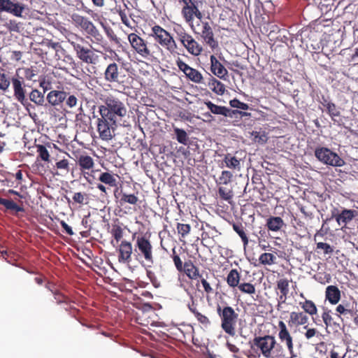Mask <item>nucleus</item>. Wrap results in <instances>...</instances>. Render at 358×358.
Here are the masks:
<instances>
[{
  "label": "nucleus",
  "instance_id": "1",
  "mask_svg": "<svg viewBox=\"0 0 358 358\" xmlns=\"http://www.w3.org/2000/svg\"><path fill=\"white\" fill-rule=\"evenodd\" d=\"M99 113L113 122H117V118L124 117L127 114V108L124 104L118 99L108 96L105 101L104 106H100Z\"/></svg>",
  "mask_w": 358,
  "mask_h": 358
},
{
  "label": "nucleus",
  "instance_id": "2",
  "mask_svg": "<svg viewBox=\"0 0 358 358\" xmlns=\"http://www.w3.org/2000/svg\"><path fill=\"white\" fill-rule=\"evenodd\" d=\"M253 345L262 353L265 358H278L281 355V346L276 343L272 336L255 337Z\"/></svg>",
  "mask_w": 358,
  "mask_h": 358
},
{
  "label": "nucleus",
  "instance_id": "3",
  "mask_svg": "<svg viewBox=\"0 0 358 358\" xmlns=\"http://www.w3.org/2000/svg\"><path fill=\"white\" fill-rule=\"evenodd\" d=\"M152 34L156 41L162 46L164 47L171 53H176L177 45L173 38L164 29L159 25H155L152 28Z\"/></svg>",
  "mask_w": 358,
  "mask_h": 358
},
{
  "label": "nucleus",
  "instance_id": "4",
  "mask_svg": "<svg viewBox=\"0 0 358 358\" xmlns=\"http://www.w3.org/2000/svg\"><path fill=\"white\" fill-rule=\"evenodd\" d=\"M315 156L320 162L326 165L341 167L345 164V162L341 157L327 148H316Z\"/></svg>",
  "mask_w": 358,
  "mask_h": 358
},
{
  "label": "nucleus",
  "instance_id": "5",
  "mask_svg": "<svg viewBox=\"0 0 358 358\" xmlns=\"http://www.w3.org/2000/svg\"><path fill=\"white\" fill-rule=\"evenodd\" d=\"M117 127V122H113L104 115L97 120V131L99 138L102 141H109L115 136V131Z\"/></svg>",
  "mask_w": 358,
  "mask_h": 358
},
{
  "label": "nucleus",
  "instance_id": "6",
  "mask_svg": "<svg viewBox=\"0 0 358 358\" xmlns=\"http://www.w3.org/2000/svg\"><path fill=\"white\" fill-rule=\"evenodd\" d=\"M238 315L230 306H226L222 309V317H221V327L230 336H235V325Z\"/></svg>",
  "mask_w": 358,
  "mask_h": 358
},
{
  "label": "nucleus",
  "instance_id": "7",
  "mask_svg": "<svg viewBox=\"0 0 358 358\" xmlns=\"http://www.w3.org/2000/svg\"><path fill=\"white\" fill-rule=\"evenodd\" d=\"M25 5L15 0H0V13L7 12L16 17H22Z\"/></svg>",
  "mask_w": 358,
  "mask_h": 358
},
{
  "label": "nucleus",
  "instance_id": "8",
  "mask_svg": "<svg viewBox=\"0 0 358 358\" xmlns=\"http://www.w3.org/2000/svg\"><path fill=\"white\" fill-rule=\"evenodd\" d=\"M179 40L182 44L187 48V51L194 55L198 56L201 54L202 47L188 34L181 31L178 33Z\"/></svg>",
  "mask_w": 358,
  "mask_h": 358
},
{
  "label": "nucleus",
  "instance_id": "9",
  "mask_svg": "<svg viewBox=\"0 0 358 358\" xmlns=\"http://www.w3.org/2000/svg\"><path fill=\"white\" fill-rule=\"evenodd\" d=\"M128 39L131 45L137 52L138 54L144 58H147L150 55V51L148 48L146 43L138 35L131 33L128 36Z\"/></svg>",
  "mask_w": 358,
  "mask_h": 358
},
{
  "label": "nucleus",
  "instance_id": "10",
  "mask_svg": "<svg viewBox=\"0 0 358 358\" xmlns=\"http://www.w3.org/2000/svg\"><path fill=\"white\" fill-rule=\"evenodd\" d=\"M74 50L76 52L78 57L83 62L87 64H94L96 56L94 52L88 48H85L78 43H71Z\"/></svg>",
  "mask_w": 358,
  "mask_h": 358
},
{
  "label": "nucleus",
  "instance_id": "11",
  "mask_svg": "<svg viewBox=\"0 0 358 358\" xmlns=\"http://www.w3.org/2000/svg\"><path fill=\"white\" fill-rule=\"evenodd\" d=\"M11 82L13 84L14 96L15 99L17 100L21 104H24V102L26 103V90L24 88V82L23 78L13 77L11 79Z\"/></svg>",
  "mask_w": 358,
  "mask_h": 358
},
{
  "label": "nucleus",
  "instance_id": "12",
  "mask_svg": "<svg viewBox=\"0 0 358 358\" xmlns=\"http://www.w3.org/2000/svg\"><path fill=\"white\" fill-rule=\"evenodd\" d=\"M137 246L141 251V252L143 255L145 259L148 262L152 264L153 263V257L152 249V247L150 243V241L145 238V237H138L136 241Z\"/></svg>",
  "mask_w": 358,
  "mask_h": 358
},
{
  "label": "nucleus",
  "instance_id": "13",
  "mask_svg": "<svg viewBox=\"0 0 358 358\" xmlns=\"http://www.w3.org/2000/svg\"><path fill=\"white\" fill-rule=\"evenodd\" d=\"M118 261L120 263L129 262L132 254V245L130 242L122 241L119 248Z\"/></svg>",
  "mask_w": 358,
  "mask_h": 358
},
{
  "label": "nucleus",
  "instance_id": "14",
  "mask_svg": "<svg viewBox=\"0 0 358 358\" xmlns=\"http://www.w3.org/2000/svg\"><path fill=\"white\" fill-rule=\"evenodd\" d=\"M202 6L198 5L196 7L193 3L190 6H185L182 8V13L187 22H191L193 20L194 16L201 20L203 17L202 13L200 11V8Z\"/></svg>",
  "mask_w": 358,
  "mask_h": 358
},
{
  "label": "nucleus",
  "instance_id": "15",
  "mask_svg": "<svg viewBox=\"0 0 358 358\" xmlns=\"http://www.w3.org/2000/svg\"><path fill=\"white\" fill-rule=\"evenodd\" d=\"M201 37L205 42L212 48L217 46V42L214 38L213 29L208 22H203Z\"/></svg>",
  "mask_w": 358,
  "mask_h": 358
},
{
  "label": "nucleus",
  "instance_id": "16",
  "mask_svg": "<svg viewBox=\"0 0 358 358\" xmlns=\"http://www.w3.org/2000/svg\"><path fill=\"white\" fill-rule=\"evenodd\" d=\"M278 326L280 328V332L278 334L279 338L282 342H285L287 348L292 355L293 352L292 338L288 331L285 324L283 322H279Z\"/></svg>",
  "mask_w": 358,
  "mask_h": 358
},
{
  "label": "nucleus",
  "instance_id": "17",
  "mask_svg": "<svg viewBox=\"0 0 358 358\" xmlns=\"http://www.w3.org/2000/svg\"><path fill=\"white\" fill-rule=\"evenodd\" d=\"M357 215V211L354 210L343 209L341 213L333 215L339 225L343 224L346 225Z\"/></svg>",
  "mask_w": 358,
  "mask_h": 358
},
{
  "label": "nucleus",
  "instance_id": "18",
  "mask_svg": "<svg viewBox=\"0 0 358 358\" xmlns=\"http://www.w3.org/2000/svg\"><path fill=\"white\" fill-rule=\"evenodd\" d=\"M67 96L64 91L52 90L47 95V100L52 106H57L63 102Z\"/></svg>",
  "mask_w": 358,
  "mask_h": 358
},
{
  "label": "nucleus",
  "instance_id": "19",
  "mask_svg": "<svg viewBox=\"0 0 358 358\" xmlns=\"http://www.w3.org/2000/svg\"><path fill=\"white\" fill-rule=\"evenodd\" d=\"M210 62L211 71L214 75L219 77L220 78H222L227 74V70L214 55L210 56Z\"/></svg>",
  "mask_w": 358,
  "mask_h": 358
},
{
  "label": "nucleus",
  "instance_id": "20",
  "mask_svg": "<svg viewBox=\"0 0 358 358\" xmlns=\"http://www.w3.org/2000/svg\"><path fill=\"white\" fill-rule=\"evenodd\" d=\"M119 68L116 63L110 64L104 73L105 79L110 83L118 82Z\"/></svg>",
  "mask_w": 358,
  "mask_h": 358
},
{
  "label": "nucleus",
  "instance_id": "21",
  "mask_svg": "<svg viewBox=\"0 0 358 358\" xmlns=\"http://www.w3.org/2000/svg\"><path fill=\"white\" fill-rule=\"evenodd\" d=\"M325 295L331 304H336L341 299V291L336 286L329 285L326 288Z\"/></svg>",
  "mask_w": 358,
  "mask_h": 358
},
{
  "label": "nucleus",
  "instance_id": "22",
  "mask_svg": "<svg viewBox=\"0 0 358 358\" xmlns=\"http://www.w3.org/2000/svg\"><path fill=\"white\" fill-rule=\"evenodd\" d=\"M285 223L280 217H270L266 220V227L270 231L277 232L281 229Z\"/></svg>",
  "mask_w": 358,
  "mask_h": 358
},
{
  "label": "nucleus",
  "instance_id": "23",
  "mask_svg": "<svg viewBox=\"0 0 358 358\" xmlns=\"http://www.w3.org/2000/svg\"><path fill=\"white\" fill-rule=\"evenodd\" d=\"M183 271L190 279H196L201 277L198 268L191 261L185 262Z\"/></svg>",
  "mask_w": 358,
  "mask_h": 358
},
{
  "label": "nucleus",
  "instance_id": "24",
  "mask_svg": "<svg viewBox=\"0 0 358 358\" xmlns=\"http://www.w3.org/2000/svg\"><path fill=\"white\" fill-rule=\"evenodd\" d=\"M208 86L217 94L222 95L225 92L224 85L215 78L209 79Z\"/></svg>",
  "mask_w": 358,
  "mask_h": 358
},
{
  "label": "nucleus",
  "instance_id": "25",
  "mask_svg": "<svg viewBox=\"0 0 358 358\" xmlns=\"http://www.w3.org/2000/svg\"><path fill=\"white\" fill-rule=\"evenodd\" d=\"M290 321L296 325H303L308 322V317L303 313L292 312L290 314Z\"/></svg>",
  "mask_w": 358,
  "mask_h": 358
},
{
  "label": "nucleus",
  "instance_id": "26",
  "mask_svg": "<svg viewBox=\"0 0 358 358\" xmlns=\"http://www.w3.org/2000/svg\"><path fill=\"white\" fill-rule=\"evenodd\" d=\"M205 104L212 113L225 116L226 111H227V107L217 106L210 101H206Z\"/></svg>",
  "mask_w": 358,
  "mask_h": 358
},
{
  "label": "nucleus",
  "instance_id": "27",
  "mask_svg": "<svg viewBox=\"0 0 358 358\" xmlns=\"http://www.w3.org/2000/svg\"><path fill=\"white\" fill-rule=\"evenodd\" d=\"M240 280V275L236 269H232L229 273L227 277V284L231 287H235L238 285Z\"/></svg>",
  "mask_w": 358,
  "mask_h": 358
},
{
  "label": "nucleus",
  "instance_id": "28",
  "mask_svg": "<svg viewBox=\"0 0 358 358\" xmlns=\"http://www.w3.org/2000/svg\"><path fill=\"white\" fill-rule=\"evenodd\" d=\"M29 99L38 106H43L44 94L38 90H33L29 94Z\"/></svg>",
  "mask_w": 358,
  "mask_h": 358
},
{
  "label": "nucleus",
  "instance_id": "29",
  "mask_svg": "<svg viewBox=\"0 0 358 358\" xmlns=\"http://www.w3.org/2000/svg\"><path fill=\"white\" fill-rule=\"evenodd\" d=\"M80 27L83 29L85 31H87L89 34L93 36L94 37H96V36L99 34V31L97 30L96 27L91 21L88 20L87 18L83 22Z\"/></svg>",
  "mask_w": 358,
  "mask_h": 358
},
{
  "label": "nucleus",
  "instance_id": "30",
  "mask_svg": "<svg viewBox=\"0 0 358 358\" xmlns=\"http://www.w3.org/2000/svg\"><path fill=\"white\" fill-rule=\"evenodd\" d=\"M79 166L84 169H90L94 166L92 158L87 155H81L78 159Z\"/></svg>",
  "mask_w": 358,
  "mask_h": 358
},
{
  "label": "nucleus",
  "instance_id": "31",
  "mask_svg": "<svg viewBox=\"0 0 358 358\" xmlns=\"http://www.w3.org/2000/svg\"><path fill=\"white\" fill-rule=\"evenodd\" d=\"M174 133L176 136L177 141L183 145H187L189 141V137L187 136V132L182 129L179 128H174Z\"/></svg>",
  "mask_w": 358,
  "mask_h": 358
},
{
  "label": "nucleus",
  "instance_id": "32",
  "mask_svg": "<svg viewBox=\"0 0 358 358\" xmlns=\"http://www.w3.org/2000/svg\"><path fill=\"white\" fill-rule=\"evenodd\" d=\"M0 204L3 205L8 210H13L16 212L24 211V208L17 206L13 200L0 198Z\"/></svg>",
  "mask_w": 358,
  "mask_h": 358
},
{
  "label": "nucleus",
  "instance_id": "33",
  "mask_svg": "<svg viewBox=\"0 0 358 358\" xmlns=\"http://www.w3.org/2000/svg\"><path fill=\"white\" fill-rule=\"evenodd\" d=\"M224 162L228 168L240 169V161L236 157H232L228 154L225 156Z\"/></svg>",
  "mask_w": 358,
  "mask_h": 358
},
{
  "label": "nucleus",
  "instance_id": "34",
  "mask_svg": "<svg viewBox=\"0 0 358 358\" xmlns=\"http://www.w3.org/2000/svg\"><path fill=\"white\" fill-rule=\"evenodd\" d=\"M186 76L195 83H202L203 78L201 73L196 69H192L186 75Z\"/></svg>",
  "mask_w": 358,
  "mask_h": 358
},
{
  "label": "nucleus",
  "instance_id": "35",
  "mask_svg": "<svg viewBox=\"0 0 358 358\" xmlns=\"http://www.w3.org/2000/svg\"><path fill=\"white\" fill-rule=\"evenodd\" d=\"M99 180L101 182L109 185L111 187H114L116 185V179L112 174L108 172L102 173L100 175Z\"/></svg>",
  "mask_w": 358,
  "mask_h": 358
},
{
  "label": "nucleus",
  "instance_id": "36",
  "mask_svg": "<svg viewBox=\"0 0 358 358\" xmlns=\"http://www.w3.org/2000/svg\"><path fill=\"white\" fill-rule=\"evenodd\" d=\"M304 311L311 315L317 313V308L315 303L310 300H306L304 303H300Z\"/></svg>",
  "mask_w": 358,
  "mask_h": 358
},
{
  "label": "nucleus",
  "instance_id": "37",
  "mask_svg": "<svg viewBox=\"0 0 358 358\" xmlns=\"http://www.w3.org/2000/svg\"><path fill=\"white\" fill-rule=\"evenodd\" d=\"M325 107L332 120L336 121L334 117L341 115L339 108L334 103H325Z\"/></svg>",
  "mask_w": 358,
  "mask_h": 358
},
{
  "label": "nucleus",
  "instance_id": "38",
  "mask_svg": "<svg viewBox=\"0 0 358 358\" xmlns=\"http://www.w3.org/2000/svg\"><path fill=\"white\" fill-rule=\"evenodd\" d=\"M275 257L271 253H263L259 257V262L264 265H271L274 262Z\"/></svg>",
  "mask_w": 358,
  "mask_h": 358
},
{
  "label": "nucleus",
  "instance_id": "39",
  "mask_svg": "<svg viewBox=\"0 0 358 358\" xmlns=\"http://www.w3.org/2000/svg\"><path fill=\"white\" fill-rule=\"evenodd\" d=\"M278 289L284 296H287L289 293V281L287 279H280L277 282Z\"/></svg>",
  "mask_w": 358,
  "mask_h": 358
},
{
  "label": "nucleus",
  "instance_id": "40",
  "mask_svg": "<svg viewBox=\"0 0 358 358\" xmlns=\"http://www.w3.org/2000/svg\"><path fill=\"white\" fill-rule=\"evenodd\" d=\"M233 229L241 238L244 245H248V237H247L245 231H243V227L241 226V224H234Z\"/></svg>",
  "mask_w": 358,
  "mask_h": 358
},
{
  "label": "nucleus",
  "instance_id": "41",
  "mask_svg": "<svg viewBox=\"0 0 358 358\" xmlns=\"http://www.w3.org/2000/svg\"><path fill=\"white\" fill-rule=\"evenodd\" d=\"M233 174L229 171H223L219 178L218 182L220 184L227 185L231 181Z\"/></svg>",
  "mask_w": 358,
  "mask_h": 358
},
{
  "label": "nucleus",
  "instance_id": "42",
  "mask_svg": "<svg viewBox=\"0 0 358 358\" xmlns=\"http://www.w3.org/2000/svg\"><path fill=\"white\" fill-rule=\"evenodd\" d=\"M138 201V199L134 194H127L126 193H122V198L120 199V203L124 202L130 204H136Z\"/></svg>",
  "mask_w": 358,
  "mask_h": 358
},
{
  "label": "nucleus",
  "instance_id": "43",
  "mask_svg": "<svg viewBox=\"0 0 358 358\" xmlns=\"http://www.w3.org/2000/svg\"><path fill=\"white\" fill-rule=\"evenodd\" d=\"M238 289L243 293L246 294H254L255 292V288L253 285L250 283L244 282L238 285Z\"/></svg>",
  "mask_w": 358,
  "mask_h": 358
},
{
  "label": "nucleus",
  "instance_id": "44",
  "mask_svg": "<svg viewBox=\"0 0 358 358\" xmlns=\"http://www.w3.org/2000/svg\"><path fill=\"white\" fill-rule=\"evenodd\" d=\"M37 152H38L39 156L42 160L45 161V162L49 161L50 155H49V152H48L47 148L44 145H38L37 146Z\"/></svg>",
  "mask_w": 358,
  "mask_h": 358
},
{
  "label": "nucleus",
  "instance_id": "45",
  "mask_svg": "<svg viewBox=\"0 0 358 358\" xmlns=\"http://www.w3.org/2000/svg\"><path fill=\"white\" fill-rule=\"evenodd\" d=\"M190 229V225L187 224L178 223L177 224L178 232L182 236V237H185L189 233Z\"/></svg>",
  "mask_w": 358,
  "mask_h": 358
},
{
  "label": "nucleus",
  "instance_id": "46",
  "mask_svg": "<svg viewBox=\"0 0 358 358\" xmlns=\"http://www.w3.org/2000/svg\"><path fill=\"white\" fill-rule=\"evenodd\" d=\"M10 82L8 79L7 76L4 73H0V89L3 91H6L9 86Z\"/></svg>",
  "mask_w": 358,
  "mask_h": 358
},
{
  "label": "nucleus",
  "instance_id": "47",
  "mask_svg": "<svg viewBox=\"0 0 358 358\" xmlns=\"http://www.w3.org/2000/svg\"><path fill=\"white\" fill-rule=\"evenodd\" d=\"M87 199V195L85 193L76 192L74 194L73 196V200L74 201V202L79 204L87 203V202H85V201Z\"/></svg>",
  "mask_w": 358,
  "mask_h": 358
},
{
  "label": "nucleus",
  "instance_id": "48",
  "mask_svg": "<svg viewBox=\"0 0 358 358\" xmlns=\"http://www.w3.org/2000/svg\"><path fill=\"white\" fill-rule=\"evenodd\" d=\"M229 104L232 108H236L241 110H248L249 106L247 103L241 102L239 100L234 99L229 101Z\"/></svg>",
  "mask_w": 358,
  "mask_h": 358
},
{
  "label": "nucleus",
  "instance_id": "49",
  "mask_svg": "<svg viewBox=\"0 0 358 358\" xmlns=\"http://www.w3.org/2000/svg\"><path fill=\"white\" fill-rule=\"evenodd\" d=\"M218 192L220 196L226 201L231 199L233 196L232 191L224 187H220Z\"/></svg>",
  "mask_w": 358,
  "mask_h": 358
},
{
  "label": "nucleus",
  "instance_id": "50",
  "mask_svg": "<svg viewBox=\"0 0 358 358\" xmlns=\"http://www.w3.org/2000/svg\"><path fill=\"white\" fill-rule=\"evenodd\" d=\"M56 167L63 171L65 173L69 171V164L67 159H62L56 163Z\"/></svg>",
  "mask_w": 358,
  "mask_h": 358
},
{
  "label": "nucleus",
  "instance_id": "51",
  "mask_svg": "<svg viewBox=\"0 0 358 358\" xmlns=\"http://www.w3.org/2000/svg\"><path fill=\"white\" fill-rule=\"evenodd\" d=\"M101 25L103 26L108 37L115 43H118V38L115 34L113 30L110 27L105 26L103 23H101Z\"/></svg>",
  "mask_w": 358,
  "mask_h": 358
},
{
  "label": "nucleus",
  "instance_id": "52",
  "mask_svg": "<svg viewBox=\"0 0 358 358\" xmlns=\"http://www.w3.org/2000/svg\"><path fill=\"white\" fill-rule=\"evenodd\" d=\"M317 249H321L323 250L324 252V254H331L333 252V249L331 247V245L326 243L320 242L317 243Z\"/></svg>",
  "mask_w": 358,
  "mask_h": 358
},
{
  "label": "nucleus",
  "instance_id": "53",
  "mask_svg": "<svg viewBox=\"0 0 358 358\" xmlns=\"http://www.w3.org/2000/svg\"><path fill=\"white\" fill-rule=\"evenodd\" d=\"M7 28L10 31H20V23L17 22L15 20H9L7 24Z\"/></svg>",
  "mask_w": 358,
  "mask_h": 358
},
{
  "label": "nucleus",
  "instance_id": "54",
  "mask_svg": "<svg viewBox=\"0 0 358 358\" xmlns=\"http://www.w3.org/2000/svg\"><path fill=\"white\" fill-rule=\"evenodd\" d=\"M71 19L76 25L81 27L87 18L77 13H73L71 15Z\"/></svg>",
  "mask_w": 358,
  "mask_h": 358
},
{
  "label": "nucleus",
  "instance_id": "55",
  "mask_svg": "<svg viewBox=\"0 0 358 358\" xmlns=\"http://www.w3.org/2000/svg\"><path fill=\"white\" fill-rule=\"evenodd\" d=\"M112 234L116 241L118 242L123 236L122 229L120 227L117 226L112 229Z\"/></svg>",
  "mask_w": 358,
  "mask_h": 358
},
{
  "label": "nucleus",
  "instance_id": "56",
  "mask_svg": "<svg viewBox=\"0 0 358 358\" xmlns=\"http://www.w3.org/2000/svg\"><path fill=\"white\" fill-rule=\"evenodd\" d=\"M177 65L180 71H182L185 76L192 69L188 64L179 59L177 61Z\"/></svg>",
  "mask_w": 358,
  "mask_h": 358
},
{
  "label": "nucleus",
  "instance_id": "57",
  "mask_svg": "<svg viewBox=\"0 0 358 358\" xmlns=\"http://www.w3.org/2000/svg\"><path fill=\"white\" fill-rule=\"evenodd\" d=\"M324 323L327 327L331 326L334 320L333 317L329 315V312H324L322 315Z\"/></svg>",
  "mask_w": 358,
  "mask_h": 358
},
{
  "label": "nucleus",
  "instance_id": "58",
  "mask_svg": "<svg viewBox=\"0 0 358 358\" xmlns=\"http://www.w3.org/2000/svg\"><path fill=\"white\" fill-rule=\"evenodd\" d=\"M173 259V262H174L176 268L179 271H182L184 269V266H182V261H181L180 258L179 257V256L174 255Z\"/></svg>",
  "mask_w": 358,
  "mask_h": 358
},
{
  "label": "nucleus",
  "instance_id": "59",
  "mask_svg": "<svg viewBox=\"0 0 358 358\" xmlns=\"http://www.w3.org/2000/svg\"><path fill=\"white\" fill-rule=\"evenodd\" d=\"M77 98L74 95H70L66 101V104L70 108H73L77 104Z\"/></svg>",
  "mask_w": 358,
  "mask_h": 358
},
{
  "label": "nucleus",
  "instance_id": "60",
  "mask_svg": "<svg viewBox=\"0 0 358 358\" xmlns=\"http://www.w3.org/2000/svg\"><path fill=\"white\" fill-rule=\"evenodd\" d=\"M241 111L238 110H231L227 108V111H226V115L224 117H229L230 118L237 117L238 115H240Z\"/></svg>",
  "mask_w": 358,
  "mask_h": 358
},
{
  "label": "nucleus",
  "instance_id": "61",
  "mask_svg": "<svg viewBox=\"0 0 358 358\" xmlns=\"http://www.w3.org/2000/svg\"><path fill=\"white\" fill-rule=\"evenodd\" d=\"M304 329H307L305 334V336L307 339H310L311 338L314 337L315 334L317 333L315 329H308L307 326H305Z\"/></svg>",
  "mask_w": 358,
  "mask_h": 358
},
{
  "label": "nucleus",
  "instance_id": "62",
  "mask_svg": "<svg viewBox=\"0 0 358 358\" xmlns=\"http://www.w3.org/2000/svg\"><path fill=\"white\" fill-rule=\"evenodd\" d=\"M195 316L197 320L202 324H208L210 322L208 318L200 313H196Z\"/></svg>",
  "mask_w": 358,
  "mask_h": 358
},
{
  "label": "nucleus",
  "instance_id": "63",
  "mask_svg": "<svg viewBox=\"0 0 358 358\" xmlns=\"http://www.w3.org/2000/svg\"><path fill=\"white\" fill-rule=\"evenodd\" d=\"M60 224L69 235H70V236L73 235L74 233H73L71 227H69L64 221L62 220L60 222Z\"/></svg>",
  "mask_w": 358,
  "mask_h": 358
},
{
  "label": "nucleus",
  "instance_id": "64",
  "mask_svg": "<svg viewBox=\"0 0 358 358\" xmlns=\"http://www.w3.org/2000/svg\"><path fill=\"white\" fill-rule=\"evenodd\" d=\"M201 282L204 288V290L207 293H211L213 291V289L210 287V284L205 279H201Z\"/></svg>",
  "mask_w": 358,
  "mask_h": 358
}]
</instances>
